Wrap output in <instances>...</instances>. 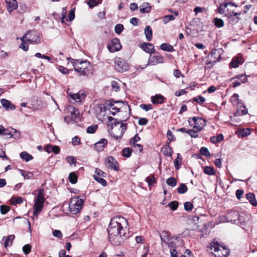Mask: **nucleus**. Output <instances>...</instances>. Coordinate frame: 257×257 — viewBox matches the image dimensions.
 Masks as SVG:
<instances>
[{
  "label": "nucleus",
  "instance_id": "3c124183",
  "mask_svg": "<svg viewBox=\"0 0 257 257\" xmlns=\"http://www.w3.org/2000/svg\"><path fill=\"white\" fill-rule=\"evenodd\" d=\"M12 204L14 205L16 204H20L23 202V199L21 196H18L16 198H13L12 199Z\"/></svg>",
  "mask_w": 257,
  "mask_h": 257
},
{
  "label": "nucleus",
  "instance_id": "e2e57ef3",
  "mask_svg": "<svg viewBox=\"0 0 257 257\" xmlns=\"http://www.w3.org/2000/svg\"><path fill=\"white\" fill-rule=\"evenodd\" d=\"M165 245H167L168 247L170 249H176V244L174 241L172 239L168 241H167L165 244Z\"/></svg>",
  "mask_w": 257,
  "mask_h": 257
},
{
  "label": "nucleus",
  "instance_id": "13d9d810",
  "mask_svg": "<svg viewBox=\"0 0 257 257\" xmlns=\"http://www.w3.org/2000/svg\"><path fill=\"white\" fill-rule=\"evenodd\" d=\"M184 209L186 211H191L193 207V204L190 202H186L184 203Z\"/></svg>",
  "mask_w": 257,
  "mask_h": 257
},
{
  "label": "nucleus",
  "instance_id": "4c0bfd02",
  "mask_svg": "<svg viewBox=\"0 0 257 257\" xmlns=\"http://www.w3.org/2000/svg\"><path fill=\"white\" fill-rule=\"evenodd\" d=\"M212 22L214 25L217 28H221L224 26L223 21L222 19L218 18H214L213 19Z\"/></svg>",
  "mask_w": 257,
  "mask_h": 257
},
{
  "label": "nucleus",
  "instance_id": "79ce46f5",
  "mask_svg": "<svg viewBox=\"0 0 257 257\" xmlns=\"http://www.w3.org/2000/svg\"><path fill=\"white\" fill-rule=\"evenodd\" d=\"M188 190L187 186L183 183H181L179 187L177 189V191L179 194H184Z\"/></svg>",
  "mask_w": 257,
  "mask_h": 257
},
{
  "label": "nucleus",
  "instance_id": "bb28decb",
  "mask_svg": "<svg viewBox=\"0 0 257 257\" xmlns=\"http://www.w3.org/2000/svg\"><path fill=\"white\" fill-rule=\"evenodd\" d=\"M213 254L215 257H227L229 254L228 251L224 247H222V249L219 248L217 251Z\"/></svg>",
  "mask_w": 257,
  "mask_h": 257
},
{
  "label": "nucleus",
  "instance_id": "412c9836",
  "mask_svg": "<svg viewBox=\"0 0 257 257\" xmlns=\"http://www.w3.org/2000/svg\"><path fill=\"white\" fill-rule=\"evenodd\" d=\"M243 62V59L241 57H234L232 58L230 63V67L237 68L240 64H242Z\"/></svg>",
  "mask_w": 257,
  "mask_h": 257
},
{
  "label": "nucleus",
  "instance_id": "4d7b16f0",
  "mask_svg": "<svg viewBox=\"0 0 257 257\" xmlns=\"http://www.w3.org/2000/svg\"><path fill=\"white\" fill-rule=\"evenodd\" d=\"M193 101H196L199 104H202L205 101V98L204 97L200 95L199 96L193 98Z\"/></svg>",
  "mask_w": 257,
  "mask_h": 257
},
{
  "label": "nucleus",
  "instance_id": "8fccbe9b",
  "mask_svg": "<svg viewBox=\"0 0 257 257\" xmlns=\"http://www.w3.org/2000/svg\"><path fill=\"white\" fill-rule=\"evenodd\" d=\"M179 206L178 202L177 201H172L170 202L167 206H169L173 211L176 210Z\"/></svg>",
  "mask_w": 257,
  "mask_h": 257
},
{
  "label": "nucleus",
  "instance_id": "338daca9",
  "mask_svg": "<svg viewBox=\"0 0 257 257\" xmlns=\"http://www.w3.org/2000/svg\"><path fill=\"white\" fill-rule=\"evenodd\" d=\"M140 107L147 111L148 110H151L153 109V105L151 104H142L140 105Z\"/></svg>",
  "mask_w": 257,
  "mask_h": 257
},
{
  "label": "nucleus",
  "instance_id": "bf43d9fd",
  "mask_svg": "<svg viewBox=\"0 0 257 257\" xmlns=\"http://www.w3.org/2000/svg\"><path fill=\"white\" fill-rule=\"evenodd\" d=\"M140 140V138L138 134H136L133 138H132L130 141V144L131 146H133L136 144L137 142H139Z\"/></svg>",
  "mask_w": 257,
  "mask_h": 257
},
{
  "label": "nucleus",
  "instance_id": "37998d69",
  "mask_svg": "<svg viewBox=\"0 0 257 257\" xmlns=\"http://www.w3.org/2000/svg\"><path fill=\"white\" fill-rule=\"evenodd\" d=\"M78 176L75 172H71L69 175V180L72 184H75L77 182Z\"/></svg>",
  "mask_w": 257,
  "mask_h": 257
},
{
  "label": "nucleus",
  "instance_id": "49530a36",
  "mask_svg": "<svg viewBox=\"0 0 257 257\" xmlns=\"http://www.w3.org/2000/svg\"><path fill=\"white\" fill-rule=\"evenodd\" d=\"M182 159V157L180 156V154H178L177 157L174 160V166L175 168L177 170L180 167Z\"/></svg>",
  "mask_w": 257,
  "mask_h": 257
},
{
  "label": "nucleus",
  "instance_id": "cd10ccee",
  "mask_svg": "<svg viewBox=\"0 0 257 257\" xmlns=\"http://www.w3.org/2000/svg\"><path fill=\"white\" fill-rule=\"evenodd\" d=\"M162 152L165 156H171L173 154V150L169 145H165L162 148Z\"/></svg>",
  "mask_w": 257,
  "mask_h": 257
},
{
  "label": "nucleus",
  "instance_id": "6e6d98bb",
  "mask_svg": "<svg viewBox=\"0 0 257 257\" xmlns=\"http://www.w3.org/2000/svg\"><path fill=\"white\" fill-rule=\"evenodd\" d=\"M1 213L2 214H6L10 210V207L6 205H2L0 206Z\"/></svg>",
  "mask_w": 257,
  "mask_h": 257
},
{
  "label": "nucleus",
  "instance_id": "c03bdc74",
  "mask_svg": "<svg viewBox=\"0 0 257 257\" xmlns=\"http://www.w3.org/2000/svg\"><path fill=\"white\" fill-rule=\"evenodd\" d=\"M94 179L99 184L102 185L103 186H105L107 185L106 181L102 178L101 177H99L97 175H93Z\"/></svg>",
  "mask_w": 257,
  "mask_h": 257
},
{
  "label": "nucleus",
  "instance_id": "aec40b11",
  "mask_svg": "<svg viewBox=\"0 0 257 257\" xmlns=\"http://www.w3.org/2000/svg\"><path fill=\"white\" fill-rule=\"evenodd\" d=\"M7 10L9 12L16 10L18 8L17 0H5Z\"/></svg>",
  "mask_w": 257,
  "mask_h": 257
},
{
  "label": "nucleus",
  "instance_id": "f03ea898",
  "mask_svg": "<svg viewBox=\"0 0 257 257\" xmlns=\"http://www.w3.org/2000/svg\"><path fill=\"white\" fill-rule=\"evenodd\" d=\"M108 119L109 122L107 124L108 127H109V129L112 130L113 128V126H116L119 124H120L119 130H120V133L119 136L115 135L114 134L111 135V136L115 139L118 140L119 139H121L124 133L127 129V124L122 123L123 121H126L127 118L123 120H118L117 119L114 118L112 116H108Z\"/></svg>",
  "mask_w": 257,
  "mask_h": 257
},
{
  "label": "nucleus",
  "instance_id": "7ed1b4c3",
  "mask_svg": "<svg viewBox=\"0 0 257 257\" xmlns=\"http://www.w3.org/2000/svg\"><path fill=\"white\" fill-rule=\"evenodd\" d=\"M45 200L44 190V189H41L39 190L35 200V203L34 205L33 215L34 216H36V218H37L38 214L41 211Z\"/></svg>",
  "mask_w": 257,
  "mask_h": 257
},
{
  "label": "nucleus",
  "instance_id": "6e6552de",
  "mask_svg": "<svg viewBox=\"0 0 257 257\" xmlns=\"http://www.w3.org/2000/svg\"><path fill=\"white\" fill-rule=\"evenodd\" d=\"M25 35H27L26 40L31 44H38L41 43L38 33L35 31H30Z\"/></svg>",
  "mask_w": 257,
  "mask_h": 257
},
{
  "label": "nucleus",
  "instance_id": "f8f14e48",
  "mask_svg": "<svg viewBox=\"0 0 257 257\" xmlns=\"http://www.w3.org/2000/svg\"><path fill=\"white\" fill-rule=\"evenodd\" d=\"M121 47L119 40L118 38L112 39L111 42L107 46V48L110 52H115L119 51Z\"/></svg>",
  "mask_w": 257,
  "mask_h": 257
},
{
  "label": "nucleus",
  "instance_id": "c9c22d12",
  "mask_svg": "<svg viewBox=\"0 0 257 257\" xmlns=\"http://www.w3.org/2000/svg\"><path fill=\"white\" fill-rule=\"evenodd\" d=\"M178 15V13L177 12H175V16L173 15H167L164 17L163 22L165 24H167L171 21L174 20L176 16Z\"/></svg>",
  "mask_w": 257,
  "mask_h": 257
},
{
  "label": "nucleus",
  "instance_id": "0e129e2a",
  "mask_svg": "<svg viewBox=\"0 0 257 257\" xmlns=\"http://www.w3.org/2000/svg\"><path fill=\"white\" fill-rule=\"evenodd\" d=\"M98 1L99 0H89V1L87 2V5L91 9H92L98 5Z\"/></svg>",
  "mask_w": 257,
  "mask_h": 257
},
{
  "label": "nucleus",
  "instance_id": "2eb2a0df",
  "mask_svg": "<svg viewBox=\"0 0 257 257\" xmlns=\"http://www.w3.org/2000/svg\"><path fill=\"white\" fill-rule=\"evenodd\" d=\"M139 47L145 52L150 54L154 53L156 51L154 46L152 43H143L140 44Z\"/></svg>",
  "mask_w": 257,
  "mask_h": 257
},
{
  "label": "nucleus",
  "instance_id": "5701e85b",
  "mask_svg": "<svg viewBox=\"0 0 257 257\" xmlns=\"http://www.w3.org/2000/svg\"><path fill=\"white\" fill-rule=\"evenodd\" d=\"M165 97L161 94H156L151 97V101L154 104H162L163 103Z\"/></svg>",
  "mask_w": 257,
  "mask_h": 257
},
{
  "label": "nucleus",
  "instance_id": "4468645a",
  "mask_svg": "<svg viewBox=\"0 0 257 257\" xmlns=\"http://www.w3.org/2000/svg\"><path fill=\"white\" fill-rule=\"evenodd\" d=\"M227 13L228 15V19L229 20V23L235 24L237 23L239 20V18L237 16L241 15V12H235L234 10L231 11L228 8H227Z\"/></svg>",
  "mask_w": 257,
  "mask_h": 257
},
{
  "label": "nucleus",
  "instance_id": "e433bc0d",
  "mask_svg": "<svg viewBox=\"0 0 257 257\" xmlns=\"http://www.w3.org/2000/svg\"><path fill=\"white\" fill-rule=\"evenodd\" d=\"M133 150L130 148H125L122 149L121 155L125 158H129L132 155Z\"/></svg>",
  "mask_w": 257,
  "mask_h": 257
},
{
  "label": "nucleus",
  "instance_id": "ea45409f",
  "mask_svg": "<svg viewBox=\"0 0 257 257\" xmlns=\"http://www.w3.org/2000/svg\"><path fill=\"white\" fill-rule=\"evenodd\" d=\"M146 182L148 183L149 186L150 187L156 183V180L154 175H150L146 178Z\"/></svg>",
  "mask_w": 257,
  "mask_h": 257
},
{
  "label": "nucleus",
  "instance_id": "a878e982",
  "mask_svg": "<svg viewBox=\"0 0 257 257\" xmlns=\"http://www.w3.org/2000/svg\"><path fill=\"white\" fill-rule=\"evenodd\" d=\"M27 35H24L23 37L21 38L22 43L21 44L19 48L23 49L24 51H27L29 50V45H28V41L26 40Z\"/></svg>",
  "mask_w": 257,
  "mask_h": 257
},
{
  "label": "nucleus",
  "instance_id": "dca6fc26",
  "mask_svg": "<svg viewBox=\"0 0 257 257\" xmlns=\"http://www.w3.org/2000/svg\"><path fill=\"white\" fill-rule=\"evenodd\" d=\"M160 237L161 238V244L162 246L167 241L173 239L174 237L171 236L170 232L167 230H163L161 233H160Z\"/></svg>",
  "mask_w": 257,
  "mask_h": 257
},
{
  "label": "nucleus",
  "instance_id": "423d86ee",
  "mask_svg": "<svg viewBox=\"0 0 257 257\" xmlns=\"http://www.w3.org/2000/svg\"><path fill=\"white\" fill-rule=\"evenodd\" d=\"M115 69L119 72H123L129 69V65L124 60L116 57L114 60Z\"/></svg>",
  "mask_w": 257,
  "mask_h": 257
},
{
  "label": "nucleus",
  "instance_id": "6ab92c4d",
  "mask_svg": "<svg viewBox=\"0 0 257 257\" xmlns=\"http://www.w3.org/2000/svg\"><path fill=\"white\" fill-rule=\"evenodd\" d=\"M69 96L71 99L74 100L76 102H79L85 97L86 95L84 92L79 91L76 93L70 94Z\"/></svg>",
  "mask_w": 257,
  "mask_h": 257
},
{
  "label": "nucleus",
  "instance_id": "39448f33",
  "mask_svg": "<svg viewBox=\"0 0 257 257\" xmlns=\"http://www.w3.org/2000/svg\"><path fill=\"white\" fill-rule=\"evenodd\" d=\"M83 204V200L78 197L72 198L69 204L70 212L73 215H76L81 211Z\"/></svg>",
  "mask_w": 257,
  "mask_h": 257
},
{
  "label": "nucleus",
  "instance_id": "a19ab883",
  "mask_svg": "<svg viewBox=\"0 0 257 257\" xmlns=\"http://www.w3.org/2000/svg\"><path fill=\"white\" fill-rule=\"evenodd\" d=\"M203 171L205 174L209 175H213L215 173V171L213 167L205 166L204 168Z\"/></svg>",
  "mask_w": 257,
  "mask_h": 257
},
{
  "label": "nucleus",
  "instance_id": "2f4dec72",
  "mask_svg": "<svg viewBox=\"0 0 257 257\" xmlns=\"http://www.w3.org/2000/svg\"><path fill=\"white\" fill-rule=\"evenodd\" d=\"M68 110L71 112V119L73 120L74 118L77 117V115L79 114V111L77 108H75L72 106H70L68 107Z\"/></svg>",
  "mask_w": 257,
  "mask_h": 257
},
{
  "label": "nucleus",
  "instance_id": "a18cd8bd",
  "mask_svg": "<svg viewBox=\"0 0 257 257\" xmlns=\"http://www.w3.org/2000/svg\"><path fill=\"white\" fill-rule=\"evenodd\" d=\"M15 238V235H10L7 237H6V239L4 242V246L5 248H7L9 245V242L12 244L13 240Z\"/></svg>",
  "mask_w": 257,
  "mask_h": 257
},
{
  "label": "nucleus",
  "instance_id": "f257e3e1",
  "mask_svg": "<svg viewBox=\"0 0 257 257\" xmlns=\"http://www.w3.org/2000/svg\"><path fill=\"white\" fill-rule=\"evenodd\" d=\"M127 224V220L122 217H116L111 219L107 229L110 242L114 245L120 244L124 239L130 237L123 226Z\"/></svg>",
  "mask_w": 257,
  "mask_h": 257
},
{
  "label": "nucleus",
  "instance_id": "0eeeda50",
  "mask_svg": "<svg viewBox=\"0 0 257 257\" xmlns=\"http://www.w3.org/2000/svg\"><path fill=\"white\" fill-rule=\"evenodd\" d=\"M150 55L148 63L142 69L148 65H156L159 63H163L164 62V58L159 53H154Z\"/></svg>",
  "mask_w": 257,
  "mask_h": 257
},
{
  "label": "nucleus",
  "instance_id": "393cba45",
  "mask_svg": "<svg viewBox=\"0 0 257 257\" xmlns=\"http://www.w3.org/2000/svg\"><path fill=\"white\" fill-rule=\"evenodd\" d=\"M1 103L3 106L7 110H13L15 108V105L13 104L11 101L6 99H2L1 100Z\"/></svg>",
  "mask_w": 257,
  "mask_h": 257
},
{
  "label": "nucleus",
  "instance_id": "ddd939ff",
  "mask_svg": "<svg viewBox=\"0 0 257 257\" xmlns=\"http://www.w3.org/2000/svg\"><path fill=\"white\" fill-rule=\"evenodd\" d=\"M239 213L237 211L230 210L225 216L227 222L235 224L239 217Z\"/></svg>",
  "mask_w": 257,
  "mask_h": 257
},
{
  "label": "nucleus",
  "instance_id": "20e7f679",
  "mask_svg": "<svg viewBox=\"0 0 257 257\" xmlns=\"http://www.w3.org/2000/svg\"><path fill=\"white\" fill-rule=\"evenodd\" d=\"M74 70L80 75H88L90 73V64L87 60H79L77 63L74 64Z\"/></svg>",
  "mask_w": 257,
  "mask_h": 257
},
{
  "label": "nucleus",
  "instance_id": "72a5a7b5",
  "mask_svg": "<svg viewBox=\"0 0 257 257\" xmlns=\"http://www.w3.org/2000/svg\"><path fill=\"white\" fill-rule=\"evenodd\" d=\"M160 48L162 50L169 52H172L174 51L173 47L168 43H163L161 44L160 46Z\"/></svg>",
  "mask_w": 257,
  "mask_h": 257
},
{
  "label": "nucleus",
  "instance_id": "774afa93",
  "mask_svg": "<svg viewBox=\"0 0 257 257\" xmlns=\"http://www.w3.org/2000/svg\"><path fill=\"white\" fill-rule=\"evenodd\" d=\"M187 134H189L191 138H196L198 137V133L196 131L194 130L189 129L188 130Z\"/></svg>",
  "mask_w": 257,
  "mask_h": 257
},
{
  "label": "nucleus",
  "instance_id": "680f3d73",
  "mask_svg": "<svg viewBox=\"0 0 257 257\" xmlns=\"http://www.w3.org/2000/svg\"><path fill=\"white\" fill-rule=\"evenodd\" d=\"M200 152L201 155H204L206 157L210 156V153H209L208 149L206 147H202L200 150Z\"/></svg>",
  "mask_w": 257,
  "mask_h": 257
},
{
  "label": "nucleus",
  "instance_id": "5fc2aeb1",
  "mask_svg": "<svg viewBox=\"0 0 257 257\" xmlns=\"http://www.w3.org/2000/svg\"><path fill=\"white\" fill-rule=\"evenodd\" d=\"M123 29L124 28L123 25L118 24L115 25L114 28V31L116 34H120L123 31Z\"/></svg>",
  "mask_w": 257,
  "mask_h": 257
},
{
  "label": "nucleus",
  "instance_id": "69168bd1",
  "mask_svg": "<svg viewBox=\"0 0 257 257\" xmlns=\"http://www.w3.org/2000/svg\"><path fill=\"white\" fill-rule=\"evenodd\" d=\"M23 251L25 254H29L31 251V246L29 244L25 245L23 247Z\"/></svg>",
  "mask_w": 257,
  "mask_h": 257
},
{
  "label": "nucleus",
  "instance_id": "473e14b6",
  "mask_svg": "<svg viewBox=\"0 0 257 257\" xmlns=\"http://www.w3.org/2000/svg\"><path fill=\"white\" fill-rule=\"evenodd\" d=\"M19 171L20 172L21 174L23 176L25 179H31L34 177L33 174L29 171H26L23 170L19 169Z\"/></svg>",
  "mask_w": 257,
  "mask_h": 257
},
{
  "label": "nucleus",
  "instance_id": "7c9ffc66",
  "mask_svg": "<svg viewBox=\"0 0 257 257\" xmlns=\"http://www.w3.org/2000/svg\"><path fill=\"white\" fill-rule=\"evenodd\" d=\"M145 34L148 41H151L152 39V30L150 26H147L145 29Z\"/></svg>",
  "mask_w": 257,
  "mask_h": 257
},
{
  "label": "nucleus",
  "instance_id": "c756f323",
  "mask_svg": "<svg viewBox=\"0 0 257 257\" xmlns=\"http://www.w3.org/2000/svg\"><path fill=\"white\" fill-rule=\"evenodd\" d=\"M151 10V7L148 3H144L140 7V11L141 13H149Z\"/></svg>",
  "mask_w": 257,
  "mask_h": 257
},
{
  "label": "nucleus",
  "instance_id": "4be33fe9",
  "mask_svg": "<svg viewBox=\"0 0 257 257\" xmlns=\"http://www.w3.org/2000/svg\"><path fill=\"white\" fill-rule=\"evenodd\" d=\"M228 7H235L237 6L235 5L234 3L232 2H227L225 4H221L220 5L219 8H218V12L220 14H223L225 13V9L226 8L227 9Z\"/></svg>",
  "mask_w": 257,
  "mask_h": 257
},
{
  "label": "nucleus",
  "instance_id": "052dcab7",
  "mask_svg": "<svg viewBox=\"0 0 257 257\" xmlns=\"http://www.w3.org/2000/svg\"><path fill=\"white\" fill-rule=\"evenodd\" d=\"M95 175H97V176L99 177L105 178L107 176V174L104 172L102 171L99 168H96L95 170Z\"/></svg>",
  "mask_w": 257,
  "mask_h": 257
},
{
  "label": "nucleus",
  "instance_id": "a211bd4d",
  "mask_svg": "<svg viewBox=\"0 0 257 257\" xmlns=\"http://www.w3.org/2000/svg\"><path fill=\"white\" fill-rule=\"evenodd\" d=\"M107 144V140L103 138L94 144V148L97 152H101L104 150Z\"/></svg>",
  "mask_w": 257,
  "mask_h": 257
},
{
  "label": "nucleus",
  "instance_id": "09e8293b",
  "mask_svg": "<svg viewBox=\"0 0 257 257\" xmlns=\"http://www.w3.org/2000/svg\"><path fill=\"white\" fill-rule=\"evenodd\" d=\"M166 183L168 185L173 187L176 185L177 181L174 177H170L167 180Z\"/></svg>",
  "mask_w": 257,
  "mask_h": 257
},
{
  "label": "nucleus",
  "instance_id": "de8ad7c7",
  "mask_svg": "<svg viewBox=\"0 0 257 257\" xmlns=\"http://www.w3.org/2000/svg\"><path fill=\"white\" fill-rule=\"evenodd\" d=\"M208 250L210 249L212 251V253H213V251H214V253H215L217 250L219 248L218 244L216 242H212L209 246H208Z\"/></svg>",
  "mask_w": 257,
  "mask_h": 257
},
{
  "label": "nucleus",
  "instance_id": "864d4df0",
  "mask_svg": "<svg viewBox=\"0 0 257 257\" xmlns=\"http://www.w3.org/2000/svg\"><path fill=\"white\" fill-rule=\"evenodd\" d=\"M199 120H202V118L200 117H193L192 118H189L188 119V122L190 126H193Z\"/></svg>",
  "mask_w": 257,
  "mask_h": 257
},
{
  "label": "nucleus",
  "instance_id": "9b49d317",
  "mask_svg": "<svg viewBox=\"0 0 257 257\" xmlns=\"http://www.w3.org/2000/svg\"><path fill=\"white\" fill-rule=\"evenodd\" d=\"M232 82V86L233 87H236L241 85V84L245 83L247 81V76L244 74L237 75L231 78Z\"/></svg>",
  "mask_w": 257,
  "mask_h": 257
},
{
  "label": "nucleus",
  "instance_id": "9d476101",
  "mask_svg": "<svg viewBox=\"0 0 257 257\" xmlns=\"http://www.w3.org/2000/svg\"><path fill=\"white\" fill-rule=\"evenodd\" d=\"M104 163L108 169L114 170L116 171L119 170L118 163L114 157L109 156L106 158L105 160Z\"/></svg>",
  "mask_w": 257,
  "mask_h": 257
},
{
  "label": "nucleus",
  "instance_id": "603ef678",
  "mask_svg": "<svg viewBox=\"0 0 257 257\" xmlns=\"http://www.w3.org/2000/svg\"><path fill=\"white\" fill-rule=\"evenodd\" d=\"M98 128V125L97 124H93L87 127L86 132L89 134L94 133Z\"/></svg>",
  "mask_w": 257,
  "mask_h": 257
},
{
  "label": "nucleus",
  "instance_id": "c85d7f7f",
  "mask_svg": "<svg viewBox=\"0 0 257 257\" xmlns=\"http://www.w3.org/2000/svg\"><path fill=\"white\" fill-rule=\"evenodd\" d=\"M246 198L252 205L254 206H256L257 205V201L255 198V195L253 193H247L246 194Z\"/></svg>",
  "mask_w": 257,
  "mask_h": 257
},
{
  "label": "nucleus",
  "instance_id": "58836bf2",
  "mask_svg": "<svg viewBox=\"0 0 257 257\" xmlns=\"http://www.w3.org/2000/svg\"><path fill=\"white\" fill-rule=\"evenodd\" d=\"M20 157L26 162H28L33 159V157L32 155L26 152H23L20 154Z\"/></svg>",
  "mask_w": 257,
  "mask_h": 257
},
{
  "label": "nucleus",
  "instance_id": "b1692460",
  "mask_svg": "<svg viewBox=\"0 0 257 257\" xmlns=\"http://www.w3.org/2000/svg\"><path fill=\"white\" fill-rule=\"evenodd\" d=\"M45 151L48 153L53 152L55 154H58L60 151V147L58 146L48 145L46 146Z\"/></svg>",
  "mask_w": 257,
  "mask_h": 257
},
{
  "label": "nucleus",
  "instance_id": "f704fd0d",
  "mask_svg": "<svg viewBox=\"0 0 257 257\" xmlns=\"http://www.w3.org/2000/svg\"><path fill=\"white\" fill-rule=\"evenodd\" d=\"M250 130L249 128H242L239 131L238 135L239 137H244L250 134Z\"/></svg>",
  "mask_w": 257,
  "mask_h": 257
},
{
  "label": "nucleus",
  "instance_id": "f3484780",
  "mask_svg": "<svg viewBox=\"0 0 257 257\" xmlns=\"http://www.w3.org/2000/svg\"><path fill=\"white\" fill-rule=\"evenodd\" d=\"M249 218L247 215L243 213H239V217L237 218V221H236V224L239 225L242 228H244L245 226V224L246 222L248 221Z\"/></svg>",
  "mask_w": 257,
  "mask_h": 257
},
{
  "label": "nucleus",
  "instance_id": "1a4fd4ad",
  "mask_svg": "<svg viewBox=\"0 0 257 257\" xmlns=\"http://www.w3.org/2000/svg\"><path fill=\"white\" fill-rule=\"evenodd\" d=\"M207 58L209 60L207 61L205 63L206 65H213L216 62L219 61L221 58L219 53H218L216 50L212 51L208 55Z\"/></svg>",
  "mask_w": 257,
  "mask_h": 257
}]
</instances>
